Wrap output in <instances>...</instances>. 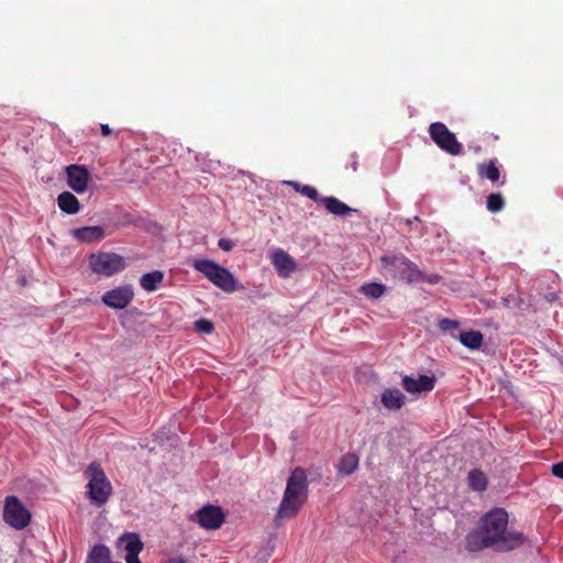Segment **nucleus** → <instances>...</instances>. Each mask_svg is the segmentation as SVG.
<instances>
[{
  "mask_svg": "<svg viewBox=\"0 0 563 563\" xmlns=\"http://www.w3.org/2000/svg\"><path fill=\"white\" fill-rule=\"evenodd\" d=\"M508 514L503 508H495L483 516L477 528L466 538L470 551L492 548L496 551H511L522 545L526 538L522 533L509 530Z\"/></svg>",
  "mask_w": 563,
  "mask_h": 563,
  "instance_id": "f257e3e1",
  "label": "nucleus"
},
{
  "mask_svg": "<svg viewBox=\"0 0 563 563\" xmlns=\"http://www.w3.org/2000/svg\"><path fill=\"white\" fill-rule=\"evenodd\" d=\"M100 130H101V134L103 136H109L112 133V131L108 124H101Z\"/></svg>",
  "mask_w": 563,
  "mask_h": 563,
  "instance_id": "72a5a7b5",
  "label": "nucleus"
},
{
  "mask_svg": "<svg viewBox=\"0 0 563 563\" xmlns=\"http://www.w3.org/2000/svg\"><path fill=\"white\" fill-rule=\"evenodd\" d=\"M87 563H110L109 548L102 544L95 545Z\"/></svg>",
  "mask_w": 563,
  "mask_h": 563,
  "instance_id": "4be33fe9",
  "label": "nucleus"
},
{
  "mask_svg": "<svg viewBox=\"0 0 563 563\" xmlns=\"http://www.w3.org/2000/svg\"><path fill=\"white\" fill-rule=\"evenodd\" d=\"M89 265L98 275L112 276L125 268V261L119 254L99 252L90 255Z\"/></svg>",
  "mask_w": 563,
  "mask_h": 563,
  "instance_id": "423d86ee",
  "label": "nucleus"
},
{
  "mask_svg": "<svg viewBox=\"0 0 563 563\" xmlns=\"http://www.w3.org/2000/svg\"><path fill=\"white\" fill-rule=\"evenodd\" d=\"M218 246L221 250H223L225 252H229V251H231L233 249L234 243L231 240H228V239H220L218 241Z\"/></svg>",
  "mask_w": 563,
  "mask_h": 563,
  "instance_id": "2f4dec72",
  "label": "nucleus"
},
{
  "mask_svg": "<svg viewBox=\"0 0 563 563\" xmlns=\"http://www.w3.org/2000/svg\"><path fill=\"white\" fill-rule=\"evenodd\" d=\"M57 205L59 209L67 214H76L80 210L79 200L69 191H63L58 195Z\"/></svg>",
  "mask_w": 563,
  "mask_h": 563,
  "instance_id": "dca6fc26",
  "label": "nucleus"
},
{
  "mask_svg": "<svg viewBox=\"0 0 563 563\" xmlns=\"http://www.w3.org/2000/svg\"><path fill=\"white\" fill-rule=\"evenodd\" d=\"M346 457H351V459H354L356 457L354 454H349Z\"/></svg>",
  "mask_w": 563,
  "mask_h": 563,
  "instance_id": "58836bf2",
  "label": "nucleus"
},
{
  "mask_svg": "<svg viewBox=\"0 0 563 563\" xmlns=\"http://www.w3.org/2000/svg\"><path fill=\"white\" fill-rule=\"evenodd\" d=\"M134 294L131 287H117L103 294L102 302L113 309H123L133 300Z\"/></svg>",
  "mask_w": 563,
  "mask_h": 563,
  "instance_id": "9b49d317",
  "label": "nucleus"
},
{
  "mask_svg": "<svg viewBox=\"0 0 563 563\" xmlns=\"http://www.w3.org/2000/svg\"><path fill=\"white\" fill-rule=\"evenodd\" d=\"M194 269L201 273L210 283L225 292L236 290V280L230 271L210 260H195Z\"/></svg>",
  "mask_w": 563,
  "mask_h": 563,
  "instance_id": "7ed1b4c3",
  "label": "nucleus"
},
{
  "mask_svg": "<svg viewBox=\"0 0 563 563\" xmlns=\"http://www.w3.org/2000/svg\"><path fill=\"white\" fill-rule=\"evenodd\" d=\"M431 140L444 152L450 155H460L463 152V145L460 143L453 132L442 122L431 123L429 126Z\"/></svg>",
  "mask_w": 563,
  "mask_h": 563,
  "instance_id": "0eeeda50",
  "label": "nucleus"
},
{
  "mask_svg": "<svg viewBox=\"0 0 563 563\" xmlns=\"http://www.w3.org/2000/svg\"><path fill=\"white\" fill-rule=\"evenodd\" d=\"M85 474L88 479L87 488L91 504L98 507L104 505L112 493V486L103 470L93 462L87 467Z\"/></svg>",
  "mask_w": 563,
  "mask_h": 563,
  "instance_id": "20e7f679",
  "label": "nucleus"
},
{
  "mask_svg": "<svg viewBox=\"0 0 563 563\" xmlns=\"http://www.w3.org/2000/svg\"><path fill=\"white\" fill-rule=\"evenodd\" d=\"M271 257L275 269L282 276V249L274 251Z\"/></svg>",
  "mask_w": 563,
  "mask_h": 563,
  "instance_id": "7c9ffc66",
  "label": "nucleus"
},
{
  "mask_svg": "<svg viewBox=\"0 0 563 563\" xmlns=\"http://www.w3.org/2000/svg\"><path fill=\"white\" fill-rule=\"evenodd\" d=\"M284 185L294 187L297 191L301 192L303 196L309 197L313 201L320 202V196L316 188L308 185H299L294 181L284 180Z\"/></svg>",
  "mask_w": 563,
  "mask_h": 563,
  "instance_id": "b1692460",
  "label": "nucleus"
},
{
  "mask_svg": "<svg viewBox=\"0 0 563 563\" xmlns=\"http://www.w3.org/2000/svg\"><path fill=\"white\" fill-rule=\"evenodd\" d=\"M358 460H339L335 468L342 475H350L357 468Z\"/></svg>",
  "mask_w": 563,
  "mask_h": 563,
  "instance_id": "a878e982",
  "label": "nucleus"
},
{
  "mask_svg": "<svg viewBox=\"0 0 563 563\" xmlns=\"http://www.w3.org/2000/svg\"><path fill=\"white\" fill-rule=\"evenodd\" d=\"M119 545L126 552L125 555L137 556L143 543L135 533H126L119 539Z\"/></svg>",
  "mask_w": 563,
  "mask_h": 563,
  "instance_id": "2eb2a0df",
  "label": "nucleus"
},
{
  "mask_svg": "<svg viewBox=\"0 0 563 563\" xmlns=\"http://www.w3.org/2000/svg\"><path fill=\"white\" fill-rule=\"evenodd\" d=\"M296 269V262L284 252V277Z\"/></svg>",
  "mask_w": 563,
  "mask_h": 563,
  "instance_id": "c756f323",
  "label": "nucleus"
},
{
  "mask_svg": "<svg viewBox=\"0 0 563 563\" xmlns=\"http://www.w3.org/2000/svg\"><path fill=\"white\" fill-rule=\"evenodd\" d=\"M505 198L500 192H493L487 196L486 207L487 210L497 213L505 208Z\"/></svg>",
  "mask_w": 563,
  "mask_h": 563,
  "instance_id": "5701e85b",
  "label": "nucleus"
},
{
  "mask_svg": "<svg viewBox=\"0 0 563 563\" xmlns=\"http://www.w3.org/2000/svg\"><path fill=\"white\" fill-rule=\"evenodd\" d=\"M468 485L473 490L483 492L487 487V476L479 470H473L468 473Z\"/></svg>",
  "mask_w": 563,
  "mask_h": 563,
  "instance_id": "412c9836",
  "label": "nucleus"
},
{
  "mask_svg": "<svg viewBox=\"0 0 563 563\" xmlns=\"http://www.w3.org/2000/svg\"><path fill=\"white\" fill-rule=\"evenodd\" d=\"M544 298L548 302H554L558 299V295L555 292H549Z\"/></svg>",
  "mask_w": 563,
  "mask_h": 563,
  "instance_id": "f704fd0d",
  "label": "nucleus"
},
{
  "mask_svg": "<svg viewBox=\"0 0 563 563\" xmlns=\"http://www.w3.org/2000/svg\"><path fill=\"white\" fill-rule=\"evenodd\" d=\"M196 520L200 527L208 530L219 529L224 522L225 515L223 510L213 505H206L195 514Z\"/></svg>",
  "mask_w": 563,
  "mask_h": 563,
  "instance_id": "1a4fd4ad",
  "label": "nucleus"
},
{
  "mask_svg": "<svg viewBox=\"0 0 563 563\" xmlns=\"http://www.w3.org/2000/svg\"><path fill=\"white\" fill-rule=\"evenodd\" d=\"M67 185L77 194H82L87 190L90 175L88 169L81 165H69L66 168Z\"/></svg>",
  "mask_w": 563,
  "mask_h": 563,
  "instance_id": "f8f14e48",
  "label": "nucleus"
},
{
  "mask_svg": "<svg viewBox=\"0 0 563 563\" xmlns=\"http://www.w3.org/2000/svg\"><path fill=\"white\" fill-rule=\"evenodd\" d=\"M71 235L81 243H92L101 241L106 234L101 225H92L74 229Z\"/></svg>",
  "mask_w": 563,
  "mask_h": 563,
  "instance_id": "ddd939ff",
  "label": "nucleus"
},
{
  "mask_svg": "<svg viewBox=\"0 0 563 563\" xmlns=\"http://www.w3.org/2000/svg\"><path fill=\"white\" fill-rule=\"evenodd\" d=\"M380 401L388 410H399L405 405L406 397L399 389L388 388L383 391Z\"/></svg>",
  "mask_w": 563,
  "mask_h": 563,
  "instance_id": "4468645a",
  "label": "nucleus"
},
{
  "mask_svg": "<svg viewBox=\"0 0 563 563\" xmlns=\"http://www.w3.org/2000/svg\"><path fill=\"white\" fill-rule=\"evenodd\" d=\"M308 498V482L306 472L296 468L287 481L284 490V519L296 517Z\"/></svg>",
  "mask_w": 563,
  "mask_h": 563,
  "instance_id": "f03ea898",
  "label": "nucleus"
},
{
  "mask_svg": "<svg viewBox=\"0 0 563 563\" xmlns=\"http://www.w3.org/2000/svg\"><path fill=\"white\" fill-rule=\"evenodd\" d=\"M440 279H441V276L439 274L433 273V274L427 275L421 271V276H419V278L417 279V283L422 282V283H427L430 285H435L440 282Z\"/></svg>",
  "mask_w": 563,
  "mask_h": 563,
  "instance_id": "c85d7f7f",
  "label": "nucleus"
},
{
  "mask_svg": "<svg viewBox=\"0 0 563 563\" xmlns=\"http://www.w3.org/2000/svg\"><path fill=\"white\" fill-rule=\"evenodd\" d=\"M320 202L325 207V209L334 214L340 217H345L350 212L354 211L352 208H350L344 202L340 201L335 197H322L320 198Z\"/></svg>",
  "mask_w": 563,
  "mask_h": 563,
  "instance_id": "f3484780",
  "label": "nucleus"
},
{
  "mask_svg": "<svg viewBox=\"0 0 563 563\" xmlns=\"http://www.w3.org/2000/svg\"><path fill=\"white\" fill-rule=\"evenodd\" d=\"M386 287L383 284L369 283L361 287V292L368 298L377 299L384 295Z\"/></svg>",
  "mask_w": 563,
  "mask_h": 563,
  "instance_id": "393cba45",
  "label": "nucleus"
},
{
  "mask_svg": "<svg viewBox=\"0 0 563 563\" xmlns=\"http://www.w3.org/2000/svg\"><path fill=\"white\" fill-rule=\"evenodd\" d=\"M477 173L481 178L488 179L492 183H497L500 178L499 168L493 159L479 164L477 166Z\"/></svg>",
  "mask_w": 563,
  "mask_h": 563,
  "instance_id": "aec40b11",
  "label": "nucleus"
},
{
  "mask_svg": "<svg viewBox=\"0 0 563 563\" xmlns=\"http://www.w3.org/2000/svg\"><path fill=\"white\" fill-rule=\"evenodd\" d=\"M3 519L9 526L21 530L30 523L31 514L18 497L8 496L3 509Z\"/></svg>",
  "mask_w": 563,
  "mask_h": 563,
  "instance_id": "6e6552de",
  "label": "nucleus"
},
{
  "mask_svg": "<svg viewBox=\"0 0 563 563\" xmlns=\"http://www.w3.org/2000/svg\"><path fill=\"white\" fill-rule=\"evenodd\" d=\"M438 325L441 331L451 332L459 329L460 323L456 320L444 318L439 321Z\"/></svg>",
  "mask_w": 563,
  "mask_h": 563,
  "instance_id": "cd10ccee",
  "label": "nucleus"
},
{
  "mask_svg": "<svg viewBox=\"0 0 563 563\" xmlns=\"http://www.w3.org/2000/svg\"><path fill=\"white\" fill-rule=\"evenodd\" d=\"M195 329L198 332L210 334L214 330V325L210 320L201 318L195 322Z\"/></svg>",
  "mask_w": 563,
  "mask_h": 563,
  "instance_id": "bb28decb",
  "label": "nucleus"
},
{
  "mask_svg": "<svg viewBox=\"0 0 563 563\" xmlns=\"http://www.w3.org/2000/svg\"><path fill=\"white\" fill-rule=\"evenodd\" d=\"M280 517H282V504L278 506V508L276 510V519H278Z\"/></svg>",
  "mask_w": 563,
  "mask_h": 563,
  "instance_id": "4c0bfd02",
  "label": "nucleus"
},
{
  "mask_svg": "<svg viewBox=\"0 0 563 563\" xmlns=\"http://www.w3.org/2000/svg\"><path fill=\"white\" fill-rule=\"evenodd\" d=\"M167 563H186L183 558L170 559Z\"/></svg>",
  "mask_w": 563,
  "mask_h": 563,
  "instance_id": "e433bc0d",
  "label": "nucleus"
},
{
  "mask_svg": "<svg viewBox=\"0 0 563 563\" xmlns=\"http://www.w3.org/2000/svg\"><path fill=\"white\" fill-rule=\"evenodd\" d=\"M383 268L394 278L408 284L417 283L421 269L402 254L384 255L380 258Z\"/></svg>",
  "mask_w": 563,
  "mask_h": 563,
  "instance_id": "39448f33",
  "label": "nucleus"
},
{
  "mask_svg": "<svg viewBox=\"0 0 563 563\" xmlns=\"http://www.w3.org/2000/svg\"><path fill=\"white\" fill-rule=\"evenodd\" d=\"M552 474L563 479V461L552 466Z\"/></svg>",
  "mask_w": 563,
  "mask_h": 563,
  "instance_id": "473e14b6",
  "label": "nucleus"
},
{
  "mask_svg": "<svg viewBox=\"0 0 563 563\" xmlns=\"http://www.w3.org/2000/svg\"><path fill=\"white\" fill-rule=\"evenodd\" d=\"M164 279V273L153 271L144 274L140 279L141 287L146 291H155Z\"/></svg>",
  "mask_w": 563,
  "mask_h": 563,
  "instance_id": "6ab92c4d",
  "label": "nucleus"
},
{
  "mask_svg": "<svg viewBox=\"0 0 563 563\" xmlns=\"http://www.w3.org/2000/svg\"><path fill=\"white\" fill-rule=\"evenodd\" d=\"M126 563H141L137 556L125 555Z\"/></svg>",
  "mask_w": 563,
  "mask_h": 563,
  "instance_id": "c9c22d12",
  "label": "nucleus"
},
{
  "mask_svg": "<svg viewBox=\"0 0 563 563\" xmlns=\"http://www.w3.org/2000/svg\"><path fill=\"white\" fill-rule=\"evenodd\" d=\"M437 384L435 376L420 374L417 378L405 375L401 379V386L409 394L430 393Z\"/></svg>",
  "mask_w": 563,
  "mask_h": 563,
  "instance_id": "9d476101",
  "label": "nucleus"
},
{
  "mask_svg": "<svg viewBox=\"0 0 563 563\" xmlns=\"http://www.w3.org/2000/svg\"><path fill=\"white\" fill-rule=\"evenodd\" d=\"M460 342L470 350H478L484 341V335L479 331H463L459 335Z\"/></svg>",
  "mask_w": 563,
  "mask_h": 563,
  "instance_id": "a211bd4d",
  "label": "nucleus"
}]
</instances>
